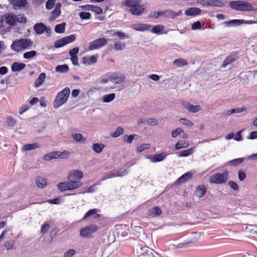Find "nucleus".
Listing matches in <instances>:
<instances>
[{
  "mask_svg": "<svg viewBox=\"0 0 257 257\" xmlns=\"http://www.w3.org/2000/svg\"><path fill=\"white\" fill-rule=\"evenodd\" d=\"M166 156V155H164V153L157 154L153 156L151 158V161L152 162H157L162 161L165 159Z\"/></svg>",
  "mask_w": 257,
  "mask_h": 257,
  "instance_id": "nucleus-35",
  "label": "nucleus"
},
{
  "mask_svg": "<svg viewBox=\"0 0 257 257\" xmlns=\"http://www.w3.org/2000/svg\"><path fill=\"white\" fill-rule=\"evenodd\" d=\"M162 213L161 209L158 207H155L149 210V215L152 217L160 215Z\"/></svg>",
  "mask_w": 257,
  "mask_h": 257,
  "instance_id": "nucleus-30",
  "label": "nucleus"
},
{
  "mask_svg": "<svg viewBox=\"0 0 257 257\" xmlns=\"http://www.w3.org/2000/svg\"><path fill=\"white\" fill-rule=\"evenodd\" d=\"M183 106L187 110L192 113L197 112L201 109L200 105H194L188 102H185Z\"/></svg>",
  "mask_w": 257,
  "mask_h": 257,
  "instance_id": "nucleus-15",
  "label": "nucleus"
},
{
  "mask_svg": "<svg viewBox=\"0 0 257 257\" xmlns=\"http://www.w3.org/2000/svg\"><path fill=\"white\" fill-rule=\"evenodd\" d=\"M39 148V145L38 143L33 144H28L24 145L22 148V151H28L30 150H35Z\"/></svg>",
  "mask_w": 257,
  "mask_h": 257,
  "instance_id": "nucleus-27",
  "label": "nucleus"
},
{
  "mask_svg": "<svg viewBox=\"0 0 257 257\" xmlns=\"http://www.w3.org/2000/svg\"><path fill=\"white\" fill-rule=\"evenodd\" d=\"M180 122L182 124L188 126H191L193 125V122L191 120L186 118H181L180 119Z\"/></svg>",
  "mask_w": 257,
  "mask_h": 257,
  "instance_id": "nucleus-51",
  "label": "nucleus"
},
{
  "mask_svg": "<svg viewBox=\"0 0 257 257\" xmlns=\"http://www.w3.org/2000/svg\"><path fill=\"white\" fill-rule=\"evenodd\" d=\"M125 48V44L121 42H117L114 45V48L115 50H122Z\"/></svg>",
  "mask_w": 257,
  "mask_h": 257,
  "instance_id": "nucleus-49",
  "label": "nucleus"
},
{
  "mask_svg": "<svg viewBox=\"0 0 257 257\" xmlns=\"http://www.w3.org/2000/svg\"><path fill=\"white\" fill-rule=\"evenodd\" d=\"M135 136V134L131 135L130 136L125 135L124 136V141L128 144H131L132 143Z\"/></svg>",
  "mask_w": 257,
  "mask_h": 257,
  "instance_id": "nucleus-57",
  "label": "nucleus"
},
{
  "mask_svg": "<svg viewBox=\"0 0 257 257\" xmlns=\"http://www.w3.org/2000/svg\"><path fill=\"white\" fill-rule=\"evenodd\" d=\"M151 27V26L147 24H135L131 26L132 28L137 31H145Z\"/></svg>",
  "mask_w": 257,
  "mask_h": 257,
  "instance_id": "nucleus-16",
  "label": "nucleus"
},
{
  "mask_svg": "<svg viewBox=\"0 0 257 257\" xmlns=\"http://www.w3.org/2000/svg\"><path fill=\"white\" fill-rule=\"evenodd\" d=\"M7 123L9 126H14L16 124V121L13 117L9 116L7 117Z\"/></svg>",
  "mask_w": 257,
  "mask_h": 257,
  "instance_id": "nucleus-54",
  "label": "nucleus"
},
{
  "mask_svg": "<svg viewBox=\"0 0 257 257\" xmlns=\"http://www.w3.org/2000/svg\"><path fill=\"white\" fill-rule=\"evenodd\" d=\"M149 251H151V249L146 246H142L141 245L138 244L135 247V252L137 257L144 256L145 254Z\"/></svg>",
  "mask_w": 257,
  "mask_h": 257,
  "instance_id": "nucleus-13",
  "label": "nucleus"
},
{
  "mask_svg": "<svg viewBox=\"0 0 257 257\" xmlns=\"http://www.w3.org/2000/svg\"><path fill=\"white\" fill-rule=\"evenodd\" d=\"M70 155V152L67 151H64L62 152L59 151H53L45 155L44 157V160L46 161H49L52 159H56L57 158L66 159Z\"/></svg>",
  "mask_w": 257,
  "mask_h": 257,
  "instance_id": "nucleus-6",
  "label": "nucleus"
},
{
  "mask_svg": "<svg viewBox=\"0 0 257 257\" xmlns=\"http://www.w3.org/2000/svg\"><path fill=\"white\" fill-rule=\"evenodd\" d=\"M65 23H62L60 24L57 25L55 27V31L57 33H63L65 30Z\"/></svg>",
  "mask_w": 257,
  "mask_h": 257,
  "instance_id": "nucleus-36",
  "label": "nucleus"
},
{
  "mask_svg": "<svg viewBox=\"0 0 257 257\" xmlns=\"http://www.w3.org/2000/svg\"><path fill=\"white\" fill-rule=\"evenodd\" d=\"M107 41L105 38H101L97 39L90 42L88 47L90 51L98 49L107 44Z\"/></svg>",
  "mask_w": 257,
  "mask_h": 257,
  "instance_id": "nucleus-8",
  "label": "nucleus"
},
{
  "mask_svg": "<svg viewBox=\"0 0 257 257\" xmlns=\"http://www.w3.org/2000/svg\"><path fill=\"white\" fill-rule=\"evenodd\" d=\"M69 67L67 65H58L55 67V71L60 73H66L68 71Z\"/></svg>",
  "mask_w": 257,
  "mask_h": 257,
  "instance_id": "nucleus-34",
  "label": "nucleus"
},
{
  "mask_svg": "<svg viewBox=\"0 0 257 257\" xmlns=\"http://www.w3.org/2000/svg\"><path fill=\"white\" fill-rule=\"evenodd\" d=\"M58 5L59 4H57V7L55 9H54V10L52 12L53 16L54 17V19L58 17L61 13L60 9L59 8H58Z\"/></svg>",
  "mask_w": 257,
  "mask_h": 257,
  "instance_id": "nucleus-55",
  "label": "nucleus"
},
{
  "mask_svg": "<svg viewBox=\"0 0 257 257\" xmlns=\"http://www.w3.org/2000/svg\"><path fill=\"white\" fill-rule=\"evenodd\" d=\"M197 2L203 6L222 8L225 6V4L220 0H197Z\"/></svg>",
  "mask_w": 257,
  "mask_h": 257,
  "instance_id": "nucleus-9",
  "label": "nucleus"
},
{
  "mask_svg": "<svg viewBox=\"0 0 257 257\" xmlns=\"http://www.w3.org/2000/svg\"><path fill=\"white\" fill-rule=\"evenodd\" d=\"M97 61V57L93 55L87 59V63L89 65L96 63Z\"/></svg>",
  "mask_w": 257,
  "mask_h": 257,
  "instance_id": "nucleus-64",
  "label": "nucleus"
},
{
  "mask_svg": "<svg viewBox=\"0 0 257 257\" xmlns=\"http://www.w3.org/2000/svg\"><path fill=\"white\" fill-rule=\"evenodd\" d=\"M83 175L82 171L72 170L69 172L67 179L71 181H81L80 180L83 178Z\"/></svg>",
  "mask_w": 257,
  "mask_h": 257,
  "instance_id": "nucleus-11",
  "label": "nucleus"
},
{
  "mask_svg": "<svg viewBox=\"0 0 257 257\" xmlns=\"http://www.w3.org/2000/svg\"><path fill=\"white\" fill-rule=\"evenodd\" d=\"M98 227L95 224H91L81 228L80 235L84 237H89L90 235L97 231Z\"/></svg>",
  "mask_w": 257,
  "mask_h": 257,
  "instance_id": "nucleus-12",
  "label": "nucleus"
},
{
  "mask_svg": "<svg viewBox=\"0 0 257 257\" xmlns=\"http://www.w3.org/2000/svg\"><path fill=\"white\" fill-rule=\"evenodd\" d=\"M26 67V65L24 63L14 62L11 66V69L13 72L20 71Z\"/></svg>",
  "mask_w": 257,
  "mask_h": 257,
  "instance_id": "nucleus-25",
  "label": "nucleus"
},
{
  "mask_svg": "<svg viewBox=\"0 0 257 257\" xmlns=\"http://www.w3.org/2000/svg\"><path fill=\"white\" fill-rule=\"evenodd\" d=\"M46 78V74L44 72L41 73L38 78L35 81V86L38 87L41 86L45 81Z\"/></svg>",
  "mask_w": 257,
  "mask_h": 257,
  "instance_id": "nucleus-29",
  "label": "nucleus"
},
{
  "mask_svg": "<svg viewBox=\"0 0 257 257\" xmlns=\"http://www.w3.org/2000/svg\"><path fill=\"white\" fill-rule=\"evenodd\" d=\"M173 64L178 66V67H182L188 65L187 62L182 59H176L173 62Z\"/></svg>",
  "mask_w": 257,
  "mask_h": 257,
  "instance_id": "nucleus-39",
  "label": "nucleus"
},
{
  "mask_svg": "<svg viewBox=\"0 0 257 257\" xmlns=\"http://www.w3.org/2000/svg\"><path fill=\"white\" fill-rule=\"evenodd\" d=\"M124 132V130L122 127L119 126L116 128L115 132L111 135V137L113 138H117L123 134Z\"/></svg>",
  "mask_w": 257,
  "mask_h": 257,
  "instance_id": "nucleus-44",
  "label": "nucleus"
},
{
  "mask_svg": "<svg viewBox=\"0 0 257 257\" xmlns=\"http://www.w3.org/2000/svg\"><path fill=\"white\" fill-rule=\"evenodd\" d=\"M207 192V188L204 185H200L196 187L195 195L199 198L203 196Z\"/></svg>",
  "mask_w": 257,
  "mask_h": 257,
  "instance_id": "nucleus-21",
  "label": "nucleus"
},
{
  "mask_svg": "<svg viewBox=\"0 0 257 257\" xmlns=\"http://www.w3.org/2000/svg\"><path fill=\"white\" fill-rule=\"evenodd\" d=\"M79 15L80 18L83 20L89 19L91 17V14L88 12H80Z\"/></svg>",
  "mask_w": 257,
  "mask_h": 257,
  "instance_id": "nucleus-52",
  "label": "nucleus"
},
{
  "mask_svg": "<svg viewBox=\"0 0 257 257\" xmlns=\"http://www.w3.org/2000/svg\"><path fill=\"white\" fill-rule=\"evenodd\" d=\"M192 177V174L190 172H187L183 175H182L180 177H179L177 181L175 182V184L180 185L184 182H186L189 179H190Z\"/></svg>",
  "mask_w": 257,
  "mask_h": 257,
  "instance_id": "nucleus-20",
  "label": "nucleus"
},
{
  "mask_svg": "<svg viewBox=\"0 0 257 257\" xmlns=\"http://www.w3.org/2000/svg\"><path fill=\"white\" fill-rule=\"evenodd\" d=\"M56 0H48L46 4V7L48 10L52 9L55 6Z\"/></svg>",
  "mask_w": 257,
  "mask_h": 257,
  "instance_id": "nucleus-53",
  "label": "nucleus"
},
{
  "mask_svg": "<svg viewBox=\"0 0 257 257\" xmlns=\"http://www.w3.org/2000/svg\"><path fill=\"white\" fill-rule=\"evenodd\" d=\"M104 147V145L101 143H95L92 146L93 150L97 154L100 153Z\"/></svg>",
  "mask_w": 257,
  "mask_h": 257,
  "instance_id": "nucleus-32",
  "label": "nucleus"
},
{
  "mask_svg": "<svg viewBox=\"0 0 257 257\" xmlns=\"http://www.w3.org/2000/svg\"><path fill=\"white\" fill-rule=\"evenodd\" d=\"M73 139L77 142H85V138L80 133L73 134L72 135Z\"/></svg>",
  "mask_w": 257,
  "mask_h": 257,
  "instance_id": "nucleus-37",
  "label": "nucleus"
},
{
  "mask_svg": "<svg viewBox=\"0 0 257 257\" xmlns=\"http://www.w3.org/2000/svg\"><path fill=\"white\" fill-rule=\"evenodd\" d=\"M228 174L227 171H224L222 174L217 173L210 177V182L216 184L225 183L228 180Z\"/></svg>",
  "mask_w": 257,
  "mask_h": 257,
  "instance_id": "nucleus-7",
  "label": "nucleus"
},
{
  "mask_svg": "<svg viewBox=\"0 0 257 257\" xmlns=\"http://www.w3.org/2000/svg\"><path fill=\"white\" fill-rule=\"evenodd\" d=\"M79 49L78 47H75L69 51V55L71 57L77 56V54L78 53Z\"/></svg>",
  "mask_w": 257,
  "mask_h": 257,
  "instance_id": "nucleus-60",
  "label": "nucleus"
},
{
  "mask_svg": "<svg viewBox=\"0 0 257 257\" xmlns=\"http://www.w3.org/2000/svg\"><path fill=\"white\" fill-rule=\"evenodd\" d=\"M37 52L34 50L28 51V52L25 53L23 54V57L24 59H30L34 58L35 56H36L37 55Z\"/></svg>",
  "mask_w": 257,
  "mask_h": 257,
  "instance_id": "nucleus-38",
  "label": "nucleus"
},
{
  "mask_svg": "<svg viewBox=\"0 0 257 257\" xmlns=\"http://www.w3.org/2000/svg\"><path fill=\"white\" fill-rule=\"evenodd\" d=\"M153 250L151 249V251L148 252L147 254H145L144 256H140V257H161L159 255V254L154 251V253L153 252Z\"/></svg>",
  "mask_w": 257,
  "mask_h": 257,
  "instance_id": "nucleus-59",
  "label": "nucleus"
},
{
  "mask_svg": "<svg viewBox=\"0 0 257 257\" xmlns=\"http://www.w3.org/2000/svg\"><path fill=\"white\" fill-rule=\"evenodd\" d=\"M16 21L20 23H26L27 22V19L23 15L19 14L16 16Z\"/></svg>",
  "mask_w": 257,
  "mask_h": 257,
  "instance_id": "nucleus-50",
  "label": "nucleus"
},
{
  "mask_svg": "<svg viewBox=\"0 0 257 257\" xmlns=\"http://www.w3.org/2000/svg\"><path fill=\"white\" fill-rule=\"evenodd\" d=\"M83 184V183L81 181H68L59 183L57 185V188L61 192H63L66 190L76 189L81 187Z\"/></svg>",
  "mask_w": 257,
  "mask_h": 257,
  "instance_id": "nucleus-5",
  "label": "nucleus"
},
{
  "mask_svg": "<svg viewBox=\"0 0 257 257\" xmlns=\"http://www.w3.org/2000/svg\"><path fill=\"white\" fill-rule=\"evenodd\" d=\"M12 4L21 8L26 7L27 4V0H9Z\"/></svg>",
  "mask_w": 257,
  "mask_h": 257,
  "instance_id": "nucleus-28",
  "label": "nucleus"
},
{
  "mask_svg": "<svg viewBox=\"0 0 257 257\" xmlns=\"http://www.w3.org/2000/svg\"><path fill=\"white\" fill-rule=\"evenodd\" d=\"M127 174V171L125 169L122 170V169H121L119 171H113L112 172H109L106 175V178L110 179L117 176L122 177L124 175H126Z\"/></svg>",
  "mask_w": 257,
  "mask_h": 257,
  "instance_id": "nucleus-14",
  "label": "nucleus"
},
{
  "mask_svg": "<svg viewBox=\"0 0 257 257\" xmlns=\"http://www.w3.org/2000/svg\"><path fill=\"white\" fill-rule=\"evenodd\" d=\"M76 39L74 35H71L62 38L57 40L54 44V47L56 48H60L64 45L73 42Z\"/></svg>",
  "mask_w": 257,
  "mask_h": 257,
  "instance_id": "nucleus-10",
  "label": "nucleus"
},
{
  "mask_svg": "<svg viewBox=\"0 0 257 257\" xmlns=\"http://www.w3.org/2000/svg\"><path fill=\"white\" fill-rule=\"evenodd\" d=\"M146 124L151 126H156L158 124V121L155 118H151L146 120Z\"/></svg>",
  "mask_w": 257,
  "mask_h": 257,
  "instance_id": "nucleus-47",
  "label": "nucleus"
},
{
  "mask_svg": "<svg viewBox=\"0 0 257 257\" xmlns=\"http://www.w3.org/2000/svg\"><path fill=\"white\" fill-rule=\"evenodd\" d=\"M50 227V224H47V223H45L41 227V233L42 234L46 233Z\"/></svg>",
  "mask_w": 257,
  "mask_h": 257,
  "instance_id": "nucleus-62",
  "label": "nucleus"
},
{
  "mask_svg": "<svg viewBox=\"0 0 257 257\" xmlns=\"http://www.w3.org/2000/svg\"><path fill=\"white\" fill-rule=\"evenodd\" d=\"M33 42L31 39L22 38L14 41L11 46L12 50L19 52L22 50L28 49L31 47Z\"/></svg>",
  "mask_w": 257,
  "mask_h": 257,
  "instance_id": "nucleus-3",
  "label": "nucleus"
},
{
  "mask_svg": "<svg viewBox=\"0 0 257 257\" xmlns=\"http://www.w3.org/2000/svg\"><path fill=\"white\" fill-rule=\"evenodd\" d=\"M182 12L180 11L178 13L173 10H166L164 11V16L168 18L174 19L181 15Z\"/></svg>",
  "mask_w": 257,
  "mask_h": 257,
  "instance_id": "nucleus-26",
  "label": "nucleus"
},
{
  "mask_svg": "<svg viewBox=\"0 0 257 257\" xmlns=\"http://www.w3.org/2000/svg\"><path fill=\"white\" fill-rule=\"evenodd\" d=\"M115 96V95L113 93L105 95L103 97V101L106 103L109 102L114 99Z\"/></svg>",
  "mask_w": 257,
  "mask_h": 257,
  "instance_id": "nucleus-41",
  "label": "nucleus"
},
{
  "mask_svg": "<svg viewBox=\"0 0 257 257\" xmlns=\"http://www.w3.org/2000/svg\"><path fill=\"white\" fill-rule=\"evenodd\" d=\"M182 133H183V130L182 128L178 127L172 132L171 136L172 138H175L178 136L181 135Z\"/></svg>",
  "mask_w": 257,
  "mask_h": 257,
  "instance_id": "nucleus-48",
  "label": "nucleus"
},
{
  "mask_svg": "<svg viewBox=\"0 0 257 257\" xmlns=\"http://www.w3.org/2000/svg\"><path fill=\"white\" fill-rule=\"evenodd\" d=\"M193 152L192 149H190L187 150L183 151L178 155L179 157H187L191 155Z\"/></svg>",
  "mask_w": 257,
  "mask_h": 257,
  "instance_id": "nucleus-46",
  "label": "nucleus"
},
{
  "mask_svg": "<svg viewBox=\"0 0 257 257\" xmlns=\"http://www.w3.org/2000/svg\"><path fill=\"white\" fill-rule=\"evenodd\" d=\"M34 29L37 34L41 35L46 30V26L42 23H36L34 26Z\"/></svg>",
  "mask_w": 257,
  "mask_h": 257,
  "instance_id": "nucleus-19",
  "label": "nucleus"
},
{
  "mask_svg": "<svg viewBox=\"0 0 257 257\" xmlns=\"http://www.w3.org/2000/svg\"><path fill=\"white\" fill-rule=\"evenodd\" d=\"M230 7L233 10L242 12L255 11L253 6L245 1H232L229 3Z\"/></svg>",
  "mask_w": 257,
  "mask_h": 257,
  "instance_id": "nucleus-2",
  "label": "nucleus"
},
{
  "mask_svg": "<svg viewBox=\"0 0 257 257\" xmlns=\"http://www.w3.org/2000/svg\"><path fill=\"white\" fill-rule=\"evenodd\" d=\"M115 35H116L120 39H123L125 38V33H124L123 32H120V31H117L116 32H113L112 34V36H115Z\"/></svg>",
  "mask_w": 257,
  "mask_h": 257,
  "instance_id": "nucleus-63",
  "label": "nucleus"
},
{
  "mask_svg": "<svg viewBox=\"0 0 257 257\" xmlns=\"http://www.w3.org/2000/svg\"><path fill=\"white\" fill-rule=\"evenodd\" d=\"M70 93V89L66 87L62 91L59 92L56 96L54 102V108L56 109L65 103L69 97Z\"/></svg>",
  "mask_w": 257,
  "mask_h": 257,
  "instance_id": "nucleus-4",
  "label": "nucleus"
},
{
  "mask_svg": "<svg viewBox=\"0 0 257 257\" xmlns=\"http://www.w3.org/2000/svg\"><path fill=\"white\" fill-rule=\"evenodd\" d=\"M189 144L188 142H178L175 145V150H178L183 148L187 147Z\"/></svg>",
  "mask_w": 257,
  "mask_h": 257,
  "instance_id": "nucleus-45",
  "label": "nucleus"
},
{
  "mask_svg": "<svg viewBox=\"0 0 257 257\" xmlns=\"http://www.w3.org/2000/svg\"><path fill=\"white\" fill-rule=\"evenodd\" d=\"M150 147V145L149 144H143L139 146L138 148V151L139 152H141L145 150L148 149Z\"/></svg>",
  "mask_w": 257,
  "mask_h": 257,
  "instance_id": "nucleus-58",
  "label": "nucleus"
},
{
  "mask_svg": "<svg viewBox=\"0 0 257 257\" xmlns=\"http://www.w3.org/2000/svg\"><path fill=\"white\" fill-rule=\"evenodd\" d=\"M224 24L225 26L230 27L233 25H239L241 24V20H233L228 22H225Z\"/></svg>",
  "mask_w": 257,
  "mask_h": 257,
  "instance_id": "nucleus-43",
  "label": "nucleus"
},
{
  "mask_svg": "<svg viewBox=\"0 0 257 257\" xmlns=\"http://www.w3.org/2000/svg\"><path fill=\"white\" fill-rule=\"evenodd\" d=\"M243 161L242 158H237L235 159H233L232 160L228 161L227 164L233 166H236L240 164H241Z\"/></svg>",
  "mask_w": 257,
  "mask_h": 257,
  "instance_id": "nucleus-42",
  "label": "nucleus"
},
{
  "mask_svg": "<svg viewBox=\"0 0 257 257\" xmlns=\"http://www.w3.org/2000/svg\"><path fill=\"white\" fill-rule=\"evenodd\" d=\"M98 211L99 210L98 209H93L89 210L85 214L84 216L82 218V220L90 216H93V218L94 219H97L100 218L101 215L97 213Z\"/></svg>",
  "mask_w": 257,
  "mask_h": 257,
  "instance_id": "nucleus-18",
  "label": "nucleus"
},
{
  "mask_svg": "<svg viewBox=\"0 0 257 257\" xmlns=\"http://www.w3.org/2000/svg\"><path fill=\"white\" fill-rule=\"evenodd\" d=\"M87 10L95 12L97 14H100L102 13V9L99 7L93 5H87L86 6Z\"/></svg>",
  "mask_w": 257,
  "mask_h": 257,
  "instance_id": "nucleus-33",
  "label": "nucleus"
},
{
  "mask_svg": "<svg viewBox=\"0 0 257 257\" xmlns=\"http://www.w3.org/2000/svg\"><path fill=\"white\" fill-rule=\"evenodd\" d=\"M164 26L163 25H158L152 28L151 32L154 34H160L164 33Z\"/></svg>",
  "mask_w": 257,
  "mask_h": 257,
  "instance_id": "nucleus-31",
  "label": "nucleus"
},
{
  "mask_svg": "<svg viewBox=\"0 0 257 257\" xmlns=\"http://www.w3.org/2000/svg\"><path fill=\"white\" fill-rule=\"evenodd\" d=\"M142 0H125L124 5L130 8V11L133 15H142L145 11L143 5H140Z\"/></svg>",
  "mask_w": 257,
  "mask_h": 257,
  "instance_id": "nucleus-1",
  "label": "nucleus"
},
{
  "mask_svg": "<svg viewBox=\"0 0 257 257\" xmlns=\"http://www.w3.org/2000/svg\"><path fill=\"white\" fill-rule=\"evenodd\" d=\"M228 186L232 188L233 190L236 191L238 190V185L234 182L230 181L228 183Z\"/></svg>",
  "mask_w": 257,
  "mask_h": 257,
  "instance_id": "nucleus-61",
  "label": "nucleus"
},
{
  "mask_svg": "<svg viewBox=\"0 0 257 257\" xmlns=\"http://www.w3.org/2000/svg\"><path fill=\"white\" fill-rule=\"evenodd\" d=\"M109 80L114 84H120L124 81V77L122 75H117L113 74L109 76Z\"/></svg>",
  "mask_w": 257,
  "mask_h": 257,
  "instance_id": "nucleus-17",
  "label": "nucleus"
},
{
  "mask_svg": "<svg viewBox=\"0 0 257 257\" xmlns=\"http://www.w3.org/2000/svg\"><path fill=\"white\" fill-rule=\"evenodd\" d=\"M5 21L10 26H14L16 23L15 15L11 14H6L4 15Z\"/></svg>",
  "mask_w": 257,
  "mask_h": 257,
  "instance_id": "nucleus-23",
  "label": "nucleus"
},
{
  "mask_svg": "<svg viewBox=\"0 0 257 257\" xmlns=\"http://www.w3.org/2000/svg\"><path fill=\"white\" fill-rule=\"evenodd\" d=\"M235 61V57L233 56H229L226 58L223 62V64L222 65V67H225L229 64H230Z\"/></svg>",
  "mask_w": 257,
  "mask_h": 257,
  "instance_id": "nucleus-40",
  "label": "nucleus"
},
{
  "mask_svg": "<svg viewBox=\"0 0 257 257\" xmlns=\"http://www.w3.org/2000/svg\"><path fill=\"white\" fill-rule=\"evenodd\" d=\"M201 12V10L199 8L192 7L187 9L185 12V14L187 16H195L199 15Z\"/></svg>",
  "mask_w": 257,
  "mask_h": 257,
  "instance_id": "nucleus-22",
  "label": "nucleus"
},
{
  "mask_svg": "<svg viewBox=\"0 0 257 257\" xmlns=\"http://www.w3.org/2000/svg\"><path fill=\"white\" fill-rule=\"evenodd\" d=\"M35 181L37 186L40 188H44L48 185L47 179L43 177H37Z\"/></svg>",
  "mask_w": 257,
  "mask_h": 257,
  "instance_id": "nucleus-24",
  "label": "nucleus"
},
{
  "mask_svg": "<svg viewBox=\"0 0 257 257\" xmlns=\"http://www.w3.org/2000/svg\"><path fill=\"white\" fill-rule=\"evenodd\" d=\"M76 253V251L74 249H70L67 251L65 252L64 254V257H72Z\"/></svg>",
  "mask_w": 257,
  "mask_h": 257,
  "instance_id": "nucleus-56",
  "label": "nucleus"
}]
</instances>
